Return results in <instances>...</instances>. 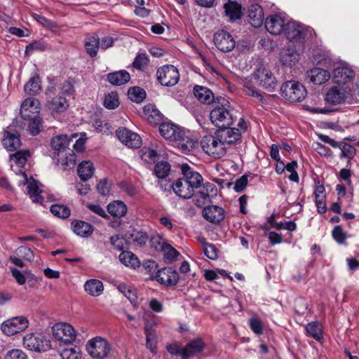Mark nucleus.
<instances>
[{
  "mask_svg": "<svg viewBox=\"0 0 359 359\" xmlns=\"http://www.w3.org/2000/svg\"><path fill=\"white\" fill-rule=\"evenodd\" d=\"M181 170L183 177L175 180L172 184V189L179 197L189 199L194 196L195 189L201 187L203 179L187 163L182 165Z\"/></svg>",
  "mask_w": 359,
  "mask_h": 359,
  "instance_id": "f257e3e1",
  "label": "nucleus"
},
{
  "mask_svg": "<svg viewBox=\"0 0 359 359\" xmlns=\"http://www.w3.org/2000/svg\"><path fill=\"white\" fill-rule=\"evenodd\" d=\"M245 81L261 86L272 93L277 87V79L271 71L264 65L259 66Z\"/></svg>",
  "mask_w": 359,
  "mask_h": 359,
  "instance_id": "f03ea898",
  "label": "nucleus"
},
{
  "mask_svg": "<svg viewBox=\"0 0 359 359\" xmlns=\"http://www.w3.org/2000/svg\"><path fill=\"white\" fill-rule=\"evenodd\" d=\"M233 112L229 102L223 98L222 102L217 103L210 111V120L218 128L230 126L233 121Z\"/></svg>",
  "mask_w": 359,
  "mask_h": 359,
  "instance_id": "7ed1b4c3",
  "label": "nucleus"
},
{
  "mask_svg": "<svg viewBox=\"0 0 359 359\" xmlns=\"http://www.w3.org/2000/svg\"><path fill=\"white\" fill-rule=\"evenodd\" d=\"M201 146L207 154L215 158H221L226 153V148L217 138L216 132L215 135L203 136L201 141Z\"/></svg>",
  "mask_w": 359,
  "mask_h": 359,
  "instance_id": "20e7f679",
  "label": "nucleus"
},
{
  "mask_svg": "<svg viewBox=\"0 0 359 359\" xmlns=\"http://www.w3.org/2000/svg\"><path fill=\"white\" fill-rule=\"evenodd\" d=\"M280 93L286 100L296 102L302 101L306 97V90L302 83L289 81L281 86Z\"/></svg>",
  "mask_w": 359,
  "mask_h": 359,
  "instance_id": "39448f33",
  "label": "nucleus"
},
{
  "mask_svg": "<svg viewBox=\"0 0 359 359\" xmlns=\"http://www.w3.org/2000/svg\"><path fill=\"white\" fill-rule=\"evenodd\" d=\"M111 350L107 341L100 337H96L87 342L86 351L93 358L103 359Z\"/></svg>",
  "mask_w": 359,
  "mask_h": 359,
  "instance_id": "423d86ee",
  "label": "nucleus"
},
{
  "mask_svg": "<svg viewBox=\"0 0 359 359\" xmlns=\"http://www.w3.org/2000/svg\"><path fill=\"white\" fill-rule=\"evenodd\" d=\"M158 81L165 86H173L179 81L180 74L177 69L172 65H165L157 69Z\"/></svg>",
  "mask_w": 359,
  "mask_h": 359,
  "instance_id": "0eeeda50",
  "label": "nucleus"
},
{
  "mask_svg": "<svg viewBox=\"0 0 359 359\" xmlns=\"http://www.w3.org/2000/svg\"><path fill=\"white\" fill-rule=\"evenodd\" d=\"M24 346L30 350L36 352L46 351L50 349V341L44 336L32 333L26 334L23 338Z\"/></svg>",
  "mask_w": 359,
  "mask_h": 359,
  "instance_id": "6e6552de",
  "label": "nucleus"
},
{
  "mask_svg": "<svg viewBox=\"0 0 359 359\" xmlns=\"http://www.w3.org/2000/svg\"><path fill=\"white\" fill-rule=\"evenodd\" d=\"M53 337L60 341L72 344L76 339V332L74 327L66 323H55L52 327Z\"/></svg>",
  "mask_w": 359,
  "mask_h": 359,
  "instance_id": "1a4fd4ad",
  "label": "nucleus"
},
{
  "mask_svg": "<svg viewBox=\"0 0 359 359\" xmlns=\"http://www.w3.org/2000/svg\"><path fill=\"white\" fill-rule=\"evenodd\" d=\"M283 32L288 41L298 43L299 47H303L305 28L302 24L295 21L288 22L286 23Z\"/></svg>",
  "mask_w": 359,
  "mask_h": 359,
  "instance_id": "9d476101",
  "label": "nucleus"
},
{
  "mask_svg": "<svg viewBox=\"0 0 359 359\" xmlns=\"http://www.w3.org/2000/svg\"><path fill=\"white\" fill-rule=\"evenodd\" d=\"M29 326L28 320L24 316L13 317L4 321L1 325L2 332L12 336L25 330Z\"/></svg>",
  "mask_w": 359,
  "mask_h": 359,
  "instance_id": "9b49d317",
  "label": "nucleus"
},
{
  "mask_svg": "<svg viewBox=\"0 0 359 359\" xmlns=\"http://www.w3.org/2000/svg\"><path fill=\"white\" fill-rule=\"evenodd\" d=\"M20 175L23 180L19 181V186L27 184V194L29 198L34 203H42L43 197L41 195L42 193L41 184L33 178L29 180L25 172H20Z\"/></svg>",
  "mask_w": 359,
  "mask_h": 359,
  "instance_id": "f8f14e48",
  "label": "nucleus"
},
{
  "mask_svg": "<svg viewBox=\"0 0 359 359\" xmlns=\"http://www.w3.org/2000/svg\"><path fill=\"white\" fill-rule=\"evenodd\" d=\"M217 138L222 142L224 147L230 145L241 139V131L236 128H230L229 126L219 127L216 131Z\"/></svg>",
  "mask_w": 359,
  "mask_h": 359,
  "instance_id": "ddd939ff",
  "label": "nucleus"
},
{
  "mask_svg": "<svg viewBox=\"0 0 359 359\" xmlns=\"http://www.w3.org/2000/svg\"><path fill=\"white\" fill-rule=\"evenodd\" d=\"M116 135L118 140L128 147L138 148L141 145L142 140L140 135L126 128L117 130Z\"/></svg>",
  "mask_w": 359,
  "mask_h": 359,
  "instance_id": "4468645a",
  "label": "nucleus"
},
{
  "mask_svg": "<svg viewBox=\"0 0 359 359\" xmlns=\"http://www.w3.org/2000/svg\"><path fill=\"white\" fill-rule=\"evenodd\" d=\"M214 43L222 52L231 51L235 47V41L231 35L226 31L220 30L215 34Z\"/></svg>",
  "mask_w": 359,
  "mask_h": 359,
  "instance_id": "2eb2a0df",
  "label": "nucleus"
},
{
  "mask_svg": "<svg viewBox=\"0 0 359 359\" xmlns=\"http://www.w3.org/2000/svg\"><path fill=\"white\" fill-rule=\"evenodd\" d=\"M155 278L161 284L171 286L177 283L179 276L172 268H163L156 272Z\"/></svg>",
  "mask_w": 359,
  "mask_h": 359,
  "instance_id": "dca6fc26",
  "label": "nucleus"
},
{
  "mask_svg": "<svg viewBox=\"0 0 359 359\" xmlns=\"http://www.w3.org/2000/svg\"><path fill=\"white\" fill-rule=\"evenodd\" d=\"M355 78L354 71L348 66L337 67L334 70L333 81L338 84H346Z\"/></svg>",
  "mask_w": 359,
  "mask_h": 359,
  "instance_id": "f3484780",
  "label": "nucleus"
},
{
  "mask_svg": "<svg viewBox=\"0 0 359 359\" xmlns=\"http://www.w3.org/2000/svg\"><path fill=\"white\" fill-rule=\"evenodd\" d=\"M203 216L209 222L219 224L224 219L225 211L222 207L209 205L203 210Z\"/></svg>",
  "mask_w": 359,
  "mask_h": 359,
  "instance_id": "a211bd4d",
  "label": "nucleus"
},
{
  "mask_svg": "<svg viewBox=\"0 0 359 359\" xmlns=\"http://www.w3.org/2000/svg\"><path fill=\"white\" fill-rule=\"evenodd\" d=\"M265 27L271 34H280L285 28L286 23L284 19L278 15H273L266 18Z\"/></svg>",
  "mask_w": 359,
  "mask_h": 359,
  "instance_id": "6ab92c4d",
  "label": "nucleus"
},
{
  "mask_svg": "<svg viewBox=\"0 0 359 359\" xmlns=\"http://www.w3.org/2000/svg\"><path fill=\"white\" fill-rule=\"evenodd\" d=\"M159 132L165 139L175 142L181 137L182 130L173 123H163L159 126Z\"/></svg>",
  "mask_w": 359,
  "mask_h": 359,
  "instance_id": "aec40b11",
  "label": "nucleus"
},
{
  "mask_svg": "<svg viewBox=\"0 0 359 359\" xmlns=\"http://www.w3.org/2000/svg\"><path fill=\"white\" fill-rule=\"evenodd\" d=\"M205 347L204 342L201 339H195L191 340L183 348V352L182 353V358L183 359H188L192 358L196 355L202 352Z\"/></svg>",
  "mask_w": 359,
  "mask_h": 359,
  "instance_id": "412c9836",
  "label": "nucleus"
},
{
  "mask_svg": "<svg viewBox=\"0 0 359 359\" xmlns=\"http://www.w3.org/2000/svg\"><path fill=\"white\" fill-rule=\"evenodd\" d=\"M23 119V128L29 133L30 135L35 136L40 133L42 128V120L39 116H28V117H22Z\"/></svg>",
  "mask_w": 359,
  "mask_h": 359,
  "instance_id": "4be33fe9",
  "label": "nucleus"
},
{
  "mask_svg": "<svg viewBox=\"0 0 359 359\" xmlns=\"http://www.w3.org/2000/svg\"><path fill=\"white\" fill-rule=\"evenodd\" d=\"M40 109V102L34 97L26 98L20 107L21 117H28L31 116L29 113L37 114Z\"/></svg>",
  "mask_w": 359,
  "mask_h": 359,
  "instance_id": "5701e85b",
  "label": "nucleus"
},
{
  "mask_svg": "<svg viewBox=\"0 0 359 359\" xmlns=\"http://www.w3.org/2000/svg\"><path fill=\"white\" fill-rule=\"evenodd\" d=\"M307 76L311 82L314 84L321 85L330 79V74L325 69L315 67L307 72Z\"/></svg>",
  "mask_w": 359,
  "mask_h": 359,
  "instance_id": "b1692460",
  "label": "nucleus"
},
{
  "mask_svg": "<svg viewBox=\"0 0 359 359\" xmlns=\"http://www.w3.org/2000/svg\"><path fill=\"white\" fill-rule=\"evenodd\" d=\"M46 106L51 112L61 113L67 109L69 103L65 97L57 96L48 100Z\"/></svg>",
  "mask_w": 359,
  "mask_h": 359,
  "instance_id": "393cba45",
  "label": "nucleus"
},
{
  "mask_svg": "<svg viewBox=\"0 0 359 359\" xmlns=\"http://www.w3.org/2000/svg\"><path fill=\"white\" fill-rule=\"evenodd\" d=\"M248 20L252 26L255 27H259L262 25L264 21V12L259 5H251L249 10Z\"/></svg>",
  "mask_w": 359,
  "mask_h": 359,
  "instance_id": "a878e982",
  "label": "nucleus"
},
{
  "mask_svg": "<svg viewBox=\"0 0 359 359\" xmlns=\"http://www.w3.org/2000/svg\"><path fill=\"white\" fill-rule=\"evenodd\" d=\"M345 98V90L336 86L330 89L325 95L326 102L333 105L341 104Z\"/></svg>",
  "mask_w": 359,
  "mask_h": 359,
  "instance_id": "bb28decb",
  "label": "nucleus"
},
{
  "mask_svg": "<svg viewBox=\"0 0 359 359\" xmlns=\"http://www.w3.org/2000/svg\"><path fill=\"white\" fill-rule=\"evenodd\" d=\"M72 228L76 235L83 238L90 236L93 231V227L90 224L81 220L73 221Z\"/></svg>",
  "mask_w": 359,
  "mask_h": 359,
  "instance_id": "cd10ccee",
  "label": "nucleus"
},
{
  "mask_svg": "<svg viewBox=\"0 0 359 359\" xmlns=\"http://www.w3.org/2000/svg\"><path fill=\"white\" fill-rule=\"evenodd\" d=\"M180 136L181 137L175 142L182 153L187 154L196 147L198 142L195 139L184 135L183 131Z\"/></svg>",
  "mask_w": 359,
  "mask_h": 359,
  "instance_id": "c85d7f7f",
  "label": "nucleus"
},
{
  "mask_svg": "<svg viewBox=\"0 0 359 359\" xmlns=\"http://www.w3.org/2000/svg\"><path fill=\"white\" fill-rule=\"evenodd\" d=\"M130 74L126 70H120L109 73L107 76V80L109 83L114 86H121L130 81Z\"/></svg>",
  "mask_w": 359,
  "mask_h": 359,
  "instance_id": "c756f323",
  "label": "nucleus"
},
{
  "mask_svg": "<svg viewBox=\"0 0 359 359\" xmlns=\"http://www.w3.org/2000/svg\"><path fill=\"white\" fill-rule=\"evenodd\" d=\"M194 93L201 103L210 104L214 100L213 93L206 87L196 86L194 88Z\"/></svg>",
  "mask_w": 359,
  "mask_h": 359,
  "instance_id": "7c9ffc66",
  "label": "nucleus"
},
{
  "mask_svg": "<svg viewBox=\"0 0 359 359\" xmlns=\"http://www.w3.org/2000/svg\"><path fill=\"white\" fill-rule=\"evenodd\" d=\"M77 134L72 135L71 137H69L66 135H61L54 137L51 141V147L55 151H64L69 145V142L72 138H76Z\"/></svg>",
  "mask_w": 359,
  "mask_h": 359,
  "instance_id": "2f4dec72",
  "label": "nucleus"
},
{
  "mask_svg": "<svg viewBox=\"0 0 359 359\" xmlns=\"http://www.w3.org/2000/svg\"><path fill=\"white\" fill-rule=\"evenodd\" d=\"M299 60L298 50L288 47L286 49L282 50L280 55V61L283 65L291 66L294 64Z\"/></svg>",
  "mask_w": 359,
  "mask_h": 359,
  "instance_id": "473e14b6",
  "label": "nucleus"
},
{
  "mask_svg": "<svg viewBox=\"0 0 359 359\" xmlns=\"http://www.w3.org/2000/svg\"><path fill=\"white\" fill-rule=\"evenodd\" d=\"M85 48L87 53L90 57H95L100 48L99 36L95 34L86 36L85 39Z\"/></svg>",
  "mask_w": 359,
  "mask_h": 359,
  "instance_id": "72a5a7b5",
  "label": "nucleus"
},
{
  "mask_svg": "<svg viewBox=\"0 0 359 359\" xmlns=\"http://www.w3.org/2000/svg\"><path fill=\"white\" fill-rule=\"evenodd\" d=\"M84 289L88 294L93 297H98L102 293L104 286L101 280L90 279L85 283Z\"/></svg>",
  "mask_w": 359,
  "mask_h": 359,
  "instance_id": "f704fd0d",
  "label": "nucleus"
},
{
  "mask_svg": "<svg viewBox=\"0 0 359 359\" xmlns=\"http://www.w3.org/2000/svg\"><path fill=\"white\" fill-rule=\"evenodd\" d=\"M306 334L318 341L323 339L322 325L318 321H313L308 323L306 327Z\"/></svg>",
  "mask_w": 359,
  "mask_h": 359,
  "instance_id": "c9c22d12",
  "label": "nucleus"
},
{
  "mask_svg": "<svg viewBox=\"0 0 359 359\" xmlns=\"http://www.w3.org/2000/svg\"><path fill=\"white\" fill-rule=\"evenodd\" d=\"M159 243V247L154 245L156 250L163 252V259L168 263H172L175 260L180 253L170 245Z\"/></svg>",
  "mask_w": 359,
  "mask_h": 359,
  "instance_id": "e433bc0d",
  "label": "nucleus"
},
{
  "mask_svg": "<svg viewBox=\"0 0 359 359\" xmlns=\"http://www.w3.org/2000/svg\"><path fill=\"white\" fill-rule=\"evenodd\" d=\"M41 89V80L37 74L32 76L24 86L25 92L31 95L39 94Z\"/></svg>",
  "mask_w": 359,
  "mask_h": 359,
  "instance_id": "4c0bfd02",
  "label": "nucleus"
},
{
  "mask_svg": "<svg viewBox=\"0 0 359 359\" xmlns=\"http://www.w3.org/2000/svg\"><path fill=\"white\" fill-rule=\"evenodd\" d=\"M224 8L230 20L239 19L241 16V6L236 1H229L224 5Z\"/></svg>",
  "mask_w": 359,
  "mask_h": 359,
  "instance_id": "58836bf2",
  "label": "nucleus"
},
{
  "mask_svg": "<svg viewBox=\"0 0 359 359\" xmlns=\"http://www.w3.org/2000/svg\"><path fill=\"white\" fill-rule=\"evenodd\" d=\"M118 257L120 262L128 267L135 269L140 266L138 258L130 251H122Z\"/></svg>",
  "mask_w": 359,
  "mask_h": 359,
  "instance_id": "ea45409f",
  "label": "nucleus"
},
{
  "mask_svg": "<svg viewBox=\"0 0 359 359\" xmlns=\"http://www.w3.org/2000/svg\"><path fill=\"white\" fill-rule=\"evenodd\" d=\"M78 175L83 181H86L91 178L94 173V167L92 162L85 161L81 162L78 166Z\"/></svg>",
  "mask_w": 359,
  "mask_h": 359,
  "instance_id": "a19ab883",
  "label": "nucleus"
},
{
  "mask_svg": "<svg viewBox=\"0 0 359 359\" xmlns=\"http://www.w3.org/2000/svg\"><path fill=\"white\" fill-rule=\"evenodd\" d=\"M107 210L112 216L120 218L126 214L127 206L121 201H115L107 205Z\"/></svg>",
  "mask_w": 359,
  "mask_h": 359,
  "instance_id": "79ce46f5",
  "label": "nucleus"
},
{
  "mask_svg": "<svg viewBox=\"0 0 359 359\" xmlns=\"http://www.w3.org/2000/svg\"><path fill=\"white\" fill-rule=\"evenodd\" d=\"M3 144L8 151H15L20 146V140L18 135L12 134L9 132H6Z\"/></svg>",
  "mask_w": 359,
  "mask_h": 359,
  "instance_id": "37998d69",
  "label": "nucleus"
},
{
  "mask_svg": "<svg viewBox=\"0 0 359 359\" xmlns=\"http://www.w3.org/2000/svg\"><path fill=\"white\" fill-rule=\"evenodd\" d=\"M144 114L147 121L152 124H158L161 121V114L154 105L145 106Z\"/></svg>",
  "mask_w": 359,
  "mask_h": 359,
  "instance_id": "c03bdc74",
  "label": "nucleus"
},
{
  "mask_svg": "<svg viewBox=\"0 0 359 359\" xmlns=\"http://www.w3.org/2000/svg\"><path fill=\"white\" fill-rule=\"evenodd\" d=\"M127 236L130 242L140 247L144 245L148 240L147 234L142 231H134L132 233L127 235Z\"/></svg>",
  "mask_w": 359,
  "mask_h": 359,
  "instance_id": "a18cd8bd",
  "label": "nucleus"
},
{
  "mask_svg": "<svg viewBox=\"0 0 359 359\" xmlns=\"http://www.w3.org/2000/svg\"><path fill=\"white\" fill-rule=\"evenodd\" d=\"M140 156L146 163H151L157 160L158 154L155 149L144 147L140 150Z\"/></svg>",
  "mask_w": 359,
  "mask_h": 359,
  "instance_id": "49530a36",
  "label": "nucleus"
},
{
  "mask_svg": "<svg viewBox=\"0 0 359 359\" xmlns=\"http://www.w3.org/2000/svg\"><path fill=\"white\" fill-rule=\"evenodd\" d=\"M128 95L131 101L140 103L145 98L146 93L144 90L140 87H133L128 90Z\"/></svg>",
  "mask_w": 359,
  "mask_h": 359,
  "instance_id": "de8ad7c7",
  "label": "nucleus"
},
{
  "mask_svg": "<svg viewBox=\"0 0 359 359\" xmlns=\"http://www.w3.org/2000/svg\"><path fill=\"white\" fill-rule=\"evenodd\" d=\"M170 168V163L165 161H161L156 165L154 173L158 178L163 179L168 176Z\"/></svg>",
  "mask_w": 359,
  "mask_h": 359,
  "instance_id": "09e8293b",
  "label": "nucleus"
},
{
  "mask_svg": "<svg viewBox=\"0 0 359 359\" xmlns=\"http://www.w3.org/2000/svg\"><path fill=\"white\" fill-rule=\"evenodd\" d=\"M51 213L60 218H67L70 215L69 209L63 205L54 204L50 207Z\"/></svg>",
  "mask_w": 359,
  "mask_h": 359,
  "instance_id": "8fccbe9b",
  "label": "nucleus"
},
{
  "mask_svg": "<svg viewBox=\"0 0 359 359\" xmlns=\"http://www.w3.org/2000/svg\"><path fill=\"white\" fill-rule=\"evenodd\" d=\"M256 85L245 81L243 84V90L247 95L256 97L261 102L264 103L265 100L263 95L255 89Z\"/></svg>",
  "mask_w": 359,
  "mask_h": 359,
  "instance_id": "3c124183",
  "label": "nucleus"
},
{
  "mask_svg": "<svg viewBox=\"0 0 359 359\" xmlns=\"http://www.w3.org/2000/svg\"><path fill=\"white\" fill-rule=\"evenodd\" d=\"M256 85L245 81L243 84V90L247 95L256 97L261 102L264 103L265 100L263 95L255 89Z\"/></svg>",
  "mask_w": 359,
  "mask_h": 359,
  "instance_id": "603ef678",
  "label": "nucleus"
},
{
  "mask_svg": "<svg viewBox=\"0 0 359 359\" xmlns=\"http://www.w3.org/2000/svg\"><path fill=\"white\" fill-rule=\"evenodd\" d=\"M60 356L62 359H80L81 352L77 347L66 348L61 351Z\"/></svg>",
  "mask_w": 359,
  "mask_h": 359,
  "instance_id": "864d4df0",
  "label": "nucleus"
},
{
  "mask_svg": "<svg viewBox=\"0 0 359 359\" xmlns=\"http://www.w3.org/2000/svg\"><path fill=\"white\" fill-rule=\"evenodd\" d=\"M119 104L118 94L111 92L106 95L104 100V106L109 109H116Z\"/></svg>",
  "mask_w": 359,
  "mask_h": 359,
  "instance_id": "5fc2aeb1",
  "label": "nucleus"
},
{
  "mask_svg": "<svg viewBox=\"0 0 359 359\" xmlns=\"http://www.w3.org/2000/svg\"><path fill=\"white\" fill-rule=\"evenodd\" d=\"M339 146L337 147L339 148L341 151V156L348 158H352L355 154V149L346 143V142H339Z\"/></svg>",
  "mask_w": 359,
  "mask_h": 359,
  "instance_id": "6e6d98bb",
  "label": "nucleus"
},
{
  "mask_svg": "<svg viewBox=\"0 0 359 359\" xmlns=\"http://www.w3.org/2000/svg\"><path fill=\"white\" fill-rule=\"evenodd\" d=\"M203 250L205 255L212 260L217 259V250L213 244L203 242Z\"/></svg>",
  "mask_w": 359,
  "mask_h": 359,
  "instance_id": "4d7b16f0",
  "label": "nucleus"
},
{
  "mask_svg": "<svg viewBox=\"0 0 359 359\" xmlns=\"http://www.w3.org/2000/svg\"><path fill=\"white\" fill-rule=\"evenodd\" d=\"M149 57L147 54L141 53L139 54L134 60L133 65V67L139 70L144 69L148 65Z\"/></svg>",
  "mask_w": 359,
  "mask_h": 359,
  "instance_id": "13d9d810",
  "label": "nucleus"
},
{
  "mask_svg": "<svg viewBox=\"0 0 359 359\" xmlns=\"http://www.w3.org/2000/svg\"><path fill=\"white\" fill-rule=\"evenodd\" d=\"M15 253L18 257H22L27 261H32L34 259V253L32 250L26 246H20L17 248Z\"/></svg>",
  "mask_w": 359,
  "mask_h": 359,
  "instance_id": "bf43d9fd",
  "label": "nucleus"
},
{
  "mask_svg": "<svg viewBox=\"0 0 359 359\" xmlns=\"http://www.w3.org/2000/svg\"><path fill=\"white\" fill-rule=\"evenodd\" d=\"M29 156V151H17L15 154L11 156V159L15 161V163L22 166L23 165L26 161L27 157Z\"/></svg>",
  "mask_w": 359,
  "mask_h": 359,
  "instance_id": "052dcab7",
  "label": "nucleus"
},
{
  "mask_svg": "<svg viewBox=\"0 0 359 359\" xmlns=\"http://www.w3.org/2000/svg\"><path fill=\"white\" fill-rule=\"evenodd\" d=\"M76 163V157L73 152L69 154L68 156L61 160V165L64 170H68L74 168Z\"/></svg>",
  "mask_w": 359,
  "mask_h": 359,
  "instance_id": "680f3d73",
  "label": "nucleus"
},
{
  "mask_svg": "<svg viewBox=\"0 0 359 359\" xmlns=\"http://www.w3.org/2000/svg\"><path fill=\"white\" fill-rule=\"evenodd\" d=\"M118 289L120 292L124 294V295L130 300L131 303H134L136 301L137 296L135 290L129 288L126 285H118Z\"/></svg>",
  "mask_w": 359,
  "mask_h": 359,
  "instance_id": "e2e57ef3",
  "label": "nucleus"
},
{
  "mask_svg": "<svg viewBox=\"0 0 359 359\" xmlns=\"http://www.w3.org/2000/svg\"><path fill=\"white\" fill-rule=\"evenodd\" d=\"M334 239L339 243L341 244L345 242L346 234L341 226H336L332 232Z\"/></svg>",
  "mask_w": 359,
  "mask_h": 359,
  "instance_id": "0e129e2a",
  "label": "nucleus"
},
{
  "mask_svg": "<svg viewBox=\"0 0 359 359\" xmlns=\"http://www.w3.org/2000/svg\"><path fill=\"white\" fill-rule=\"evenodd\" d=\"M217 191V189L215 186L212 184H208L205 187H203L202 189L199 191L200 197L203 200L209 199L210 192L211 194H215Z\"/></svg>",
  "mask_w": 359,
  "mask_h": 359,
  "instance_id": "69168bd1",
  "label": "nucleus"
},
{
  "mask_svg": "<svg viewBox=\"0 0 359 359\" xmlns=\"http://www.w3.org/2000/svg\"><path fill=\"white\" fill-rule=\"evenodd\" d=\"M250 327L257 334L263 333V327L261 321L257 318H252L249 321Z\"/></svg>",
  "mask_w": 359,
  "mask_h": 359,
  "instance_id": "338daca9",
  "label": "nucleus"
},
{
  "mask_svg": "<svg viewBox=\"0 0 359 359\" xmlns=\"http://www.w3.org/2000/svg\"><path fill=\"white\" fill-rule=\"evenodd\" d=\"M5 359H27V355L22 350L12 349L6 353Z\"/></svg>",
  "mask_w": 359,
  "mask_h": 359,
  "instance_id": "774afa93",
  "label": "nucleus"
}]
</instances>
